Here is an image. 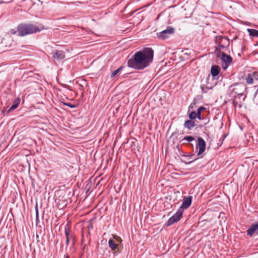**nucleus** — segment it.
Masks as SVG:
<instances>
[{"label":"nucleus","mask_w":258,"mask_h":258,"mask_svg":"<svg viewBox=\"0 0 258 258\" xmlns=\"http://www.w3.org/2000/svg\"><path fill=\"white\" fill-rule=\"evenodd\" d=\"M153 57V50L151 48H145L136 52L133 57L127 60V66L135 70H143L152 62Z\"/></svg>","instance_id":"nucleus-1"},{"label":"nucleus","mask_w":258,"mask_h":258,"mask_svg":"<svg viewBox=\"0 0 258 258\" xmlns=\"http://www.w3.org/2000/svg\"><path fill=\"white\" fill-rule=\"evenodd\" d=\"M44 29V27L40 25L39 27L30 23H23L20 24L17 27V31L18 35L25 36L27 35L39 32Z\"/></svg>","instance_id":"nucleus-2"},{"label":"nucleus","mask_w":258,"mask_h":258,"mask_svg":"<svg viewBox=\"0 0 258 258\" xmlns=\"http://www.w3.org/2000/svg\"><path fill=\"white\" fill-rule=\"evenodd\" d=\"M246 90V86L243 83H236L231 85L228 89L229 94L232 96L233 94H237L239 96V98L244 95L243 100H244L246 94H243L244 92Z\"/></svg>","instance_id":"nucleus-3"},{"label":"nucleus","mask_w":258,"mask_h":258,"mask_svg":"<svg viewBox=\"0 0 258 258\" xmlns=\"http://www.w3.org/2000/svg\"><path fill=\"white\" fill-rule=\"evenodd\" d=\"M183 212V210H182L181 208H179L176 212L168 219L166 224V226H170L174 223L178 222L180 219L182 215Z\"/></svg>","instance_id":"nucleus-4"},{"label":"nucleus","mask_w":258,"mask_h":258,"mask_svg":"<svg viewBox=\"0 0 258 258\" xmlns=\"http://www.w3.org/2000/svg\"><path fill=\"white\" fill-rule=\"evenodd\" d=\"M175 32V29L171 26H168L166 29L158 33V38L162 40H165L169 37V35Z\"/></svg>","instance_id":"nucleus-5"},{"label":"nucleus","mask_w":258,"mask_h":258,"mask_svg":"<svg viewBox=\"0 0 258 258\" xmlns=\"http://www.w3.org/2000/svg\"><path fill=\"white\" fill-rule=\"evenodd\" d=\"M221 66L223 70L227 69L230 63L232 61V58L228 54L224 52H222L221 55Z\"/></svg>","instance_id":"nucleus-6"},{"label":"nucleus","mask_w":258,"mask_h":258,"mask_svg":"<svg viewBox=\"0 0 258 258\" xmlns=\"http://www.w3.org/2000/svg\"><path fill=\"white\" fill-rule=\"evenodd\" d=\"M216 43L219 44L220 48H226L229 45V40L227 37L218 36L216 38Z\"/></svg>","instance_id":"nucleus-7"},{"label":"nucleus","mask_w":258,"mask_h":258,"mask_svg":"<svg viewBox=\"0 0 258 258\" xmlns=\"http://www.w3.org/2000/svg\"><path fill=\"white\" fill-rule=\"evenodd\" d=\"M196 146V149L198 150V155H200L205 151L206 142L203 138L199 137L198 138V143Z\"/></svg>","instance_id":"nucleus-8"},{"label":"nucleus","mask_w":258,"mask_h":258,"mask_svg":"<svg viewBox=\"0 0 258 258\" xmlns=\"http://www.w3.org/2000/svg\"><path fill=\"white\" fill-rule=\"evenodd\" d=\"M119 244L116 243L115 241L111 238H110L108 240L109 247L114 254H117L121 252Z\"/></svg>","instance_id":"nucleus-9"},{"label":"nucleus","mask_w":258,"mask_h":258,"mask_svg":"<svg viewBox=\"0 0 258 258\" xmlns=\"http://www.w3.org/2000/svg\"><path fill=\"white\" fill-rule=\"evenodd\" d=\"M247 235L252 236L254 234H258V222L250 225L246 231Z\"/></svg>","instance_id":"nucleus-10"},{"label":"nucleus","mask_w":258,"mask_h":258,"mask_svg":"<svg viewBox=\"0 0 258 258\" xmlns=\"http://www.w3.org/2000/svg\"><path fill=\"white\" fill-rule=\"evenodd\" d=\"M192 199V197L191 196L184 197L182 203L179 208H181L183 210L189 208L191 204Z\"/></svg>","instance_id":"nucleus-11"},{"label":"nucleus","mask_w":258,"mask_h":258,"mask_svg":"<svg viewBox=\"0 0 258 258\" xmlns=\"http://www.w3.org/2000/svg\"><path fill=\"white\" fill-rule=\"evenodd\" d=\"M220 72V67L217 65H213L211 69V74L213 77H217Z\"/></svg>","instance_id":"nucleus-12"},{"label":"nucleus","mask_w":258,"mask_h":258,"mask_svg":"<svg viewBox=\"0 0 258 258\" xmlns=\"http://www.w3.org/2000/svg\"><path fill=\"white\" fill-rule=\"evenodd\" d=\"M53 57L57 60H61L65 57L64 52L61 50H56L53 53Z\"/></svg>","instance_id":"nucleus-13"},{"label":"nucleus","mask_w":258,"mask_h":258,"mask_svg":"<svg viewBox=\"0 0 258 258\" xmlns=\"http://www.w3.org/2000/svg\"><path fill=\"white\" fill-rule=\"evenodd\" d=\"M21 99L19 97L17 98L13 102V105L8 110V112H10L11 111L16 109L20 103Z\"/></svg>","instance_id":"nucleus-14"},{"label":"nucleus","mask_w":258,"mask_h":258,"mask_svg":"<svg viewBox=\"0 0 258 258\" xmlns=\"http://www.w3.org/2000/svg\"><path fill=\"white\" fill-rule=\"evenodd\" d=\"M184 127L185 128H188L189 130H191L194 126H196V123L195 121L192 120H186L184 123Z\"/></svg>","instance_id":"nucleus-15"},{"label":"nucleus","mask_w":258,"mask_h":258,"mask_svg":"<svg viewBox=\"0 0 258 258\" xmlns=\"http://www.w3.org/2000/svg\"><path fill=\"white\" fill-rule=\"evenodd\" d=\"M237 97L236 95L233 96V99L232 100V104L235 107H238L240 108L242 106V103L241 101L239 102L237 101Z\"/></svg>","instance_id":"nucleus-16"},{"label":"nucleus","mask_w":258,"mask_h":258,"mask_svg":"<svg viewBox=\"0 0 258 258\" xmlns=\"http://www.w3.org/2000/svg\"><path fill=\"white\" fill-rule=\"evenodd\" d=\"M249 35L252 37H258V30L254 29H248Z\"/></svg>","instance_id":"nucleus-17"},{"label":"nucleus","mask_w":258,"mask_h":258,"mask_svg":"<svg viewBox=\"0 0 258 258\" xmlns=\"http://www.w3.org/2000/svg\"><path fill=\"white\" fill-rule=\"evenodd\" d=\"M113 238H114V241H115V243H117V244H119V248H120V249L122 248V245L121 244V242H122V239H121L120 237L117 236H113Z\"/></svg>","instance_id":"nucleus-18"},{"label":"nucleus","mask_w":258,"mask_h":258,"mask_svg":"<svg viewBox=\"0 0 258 258\" xmlns=\"http://www.w3.org/2000/svg\"><path fill=\"white\" fill-rule=\"evenodd\" d=\"M205 109H206V107H205L204 106H201L198 108L197 113L198 114V119L199 120H201L202 118V115H201L202 111H203V110H205Z\"/></svg>","instance_id":"nucleus-19"},{"label":"nucleus","mask_w":258,"mask_h":258,"mask_svg":"<svg viewBox=\"0 0 258 258\" xmlns=\"http://www.w3.org/2000/svg\"><path fill=\"white\" fill-rule=\"evenodd\" d=\"M123 69H124V67L121 66L120 67H119V68H118L117 70H115L111 73V74L110 75V77L111 78L114 77L118 73H119Z\"/></svg>","instance_id":"nucleus-20"},{"label":"nucleus","mask_w":258,"mask_h":258,"mask_svg":"<svg viewBox=\"0 0 258 258\" xmlns=\"http://www.w3.org/2000/svg\"><path fill=\"white\" fill-rule=\"evenodd\" d=\"M65 235L66 238L73 239V235L70 234V230L67 228V226H65Z\"/></svg>","instance_id":"nucleus-21"},{"label":"nucleus","mask_w":258,"mask_h":258,"mask_svg":"<svg viewBox=\"0 0 258 258\" xmlns=\"http://www.w3.org/2000/svg\"><path fill=\"white\" fill-rule=\"evenodd\" d=\"M189 117L190 120H193L195 119L196 118H198V115L196 112L193 111L191 112H190V114H189Z\"/></svg>","instance_id":"nucleus-22"},{"label":"nucleus","mask_w":258,"mask_h":258,"mask_svg":"<svg viewBox=\"0 0 258 258\" xmlns=\"http://www.w3.org/2000/svg\"><path fill=\"white\" fill-rule=\"evenodd\" d=\"M195 140V138L192 136H186L183 138L181 142H183L184 141L190 142Z\"/></svg>","instance_id":"nucleus-23"},{"label":"nucleus","mask_w":258,"mask_h":258,"mask_svg":"<svg viewBox=\"0 0 258 258\" xmlns=\"http://www.w3.org/2000/svg\"><path fill=\"white\" fill-rule=\"evenodd\" d=\"M253 81L252 76L250 74H248L246 78V82L248 84H252Z\"/></svg>","instance_id":"nucleus-24"},{"label":"nucleus","mask_w":258,"mask_h":258,"mask_svg":"<svg viewBox=\"0 0 258 258\" xmlns=\"http://www.w3.org/2000/svg\"><path fill=\"white\" fill-rule=\"evenodd\" d=\"M193 156V155H191L190 156H188V158H189V160L190 159H191V157ZM197 159H193V160H188V161H184L183 160L181 159V161L183 163H184L185 164H191V163H192L194 161H195Z\"/></svg>","instance_id":"nucleus-25"},{"label":"nucleus","mask_w":258,"mask_h":258,"mask_svg":"<svg viewBox=\"0 0 258 258\" xmlns=\"http://www.w3.org/2000/svg\"><path fill=\"white\" fill-rule=\"evenodd\" d=\"M35 209V211H36V222L37 223L38 222H39L38 209L37 205H36Z\"/></svg>","instance_id":"nucleus-26"},{"label":"nucleus","mask_w":258,"mask_h":258,"mask_svg":"<svg viewBox=\"0 0 258 258\" xmlns=\"http://www.w3.org/2000/svg\"><path fill=\"white\" fill-rule=\"evenodd\" d=\"M64 104L66 106L70 107V108H76L77 107V106L76 105L72 104L71 103H64Z\"/></svg>","instance_id":"nucleus-27"},{"label":"nucleus","mask_w":258,"mask_h":258,"mask_svg":"<svg viewBox=\"0 0 258 258\" xmlns=\"http://www.w3.org/2000/svg\"><path fill=\"white\" fill-rule=\"evenodd\" d=\"M13 0H2L1 2H0V4L1 3H11L13 1Z\"/></svg>","instance_id":"nucleus-28"},{"label":"nucleus","mask_w":258,"mask_h":258,"mask_svg":"<svg viewBox=\"0 0 258 258\" xmlns=\"http://www.w3.org/2000/svg\"><path fill=\"white\" fill-rule=\"evenodd\" d=\"M209 89L207 87L206 88L204 87H202V90L203 92L207 93V90Z\"/></svg>","instance_id":"nucleus-29"},{"label":"nucleus","mask_w":258,"mask_h":258,"mask_svg":"<svg viewBox=\"0 0 258 258\" xmlns=\"http://www.w3.org/2000/svg\"><path fill=\"white\" fill-rule=\"evenodd\" d=\"M254 88H257V89L254 93V96H255L257 94H258V85L257 86H254Z\"/></svg>","instance_id":"nucleus-30"},{"label":"nucleus","mask_w":258,"mask_h":258,"mask_svg":"<svg viewBox=\"0 0 258 258\" xmlns=\"http://www.w3.org/2000/svg\"><path fill=\"white\" fill-rule=\"evenodd\" d=\"M70 242V238H66V244L68 245Z\"/></svg>","instance_id":"nucleus-31"}]
</instances>
